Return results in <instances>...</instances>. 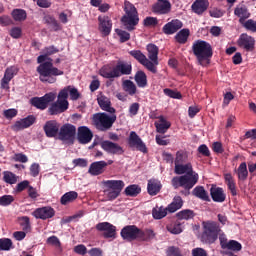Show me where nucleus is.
<instances>
[{
	"label": "nucleus",
	"instance_id": "nucleus-54",
	"mask_svg": "<svg viewBox=\"0 0 256 256\" xmlns=\"http://www.w3.org/2000/svg\"><path fill=\"white\" fill-rule=\"evenodd\" d=\"M197 152H198V154H200L201 156H204V157H210L211 156V152L209 151V147L204 145V144L198 145Z\"/></svg>",
	"mask_w": 256,
	"mask_h": 256
},
{
	"label": "nucleus",
	"instance_id": "nucleus-35",
	"mask_svg": "<svg viewBox=\"0 0 256 256\" xmlns=\"http://www.w3.org/2000/svg\"><path fill=\"white\" fill-rule=\"evenodd\" d=\"M152 119H159L160 123L155 124V129L160 134H165L167 132V129H170V122L166 121L164 117L159 116H151Z\"/></svg>",
	"mask_w": 256,
	"mask_h": 256
},
{
	"label": "nucleus",
	"instance_id": "nucleus-26",
	"mask_svg": "<svg viewBox=\"0 0 256 256\" xmlns=\"http://www.w3.org/2000/svg\"><path fill=\"white\" fill-rule=\"evenodd\" d=\"M18 72L19 69H16L15 66L6 68L4 71V78H1V89L9 90V82H11V79H14V76H16V73Z\"/></svg>",
	"mask_w": 256,
	"mask_h": 256
},
{
	"label": "nucleus",
	"instance_id": "nucleus-8",
	"mask_svg": "<svg viewBox=\"0 0 256 256\" xmlns=\"http://www.w3.org/2000/svg\"><path fill=\"white\" fill-rule=\"evenodd\" d=\"M91 122L93 123V127H96V130L106 132L109 131L116 122V115L114 113L111 115L106 113H96L93 114Z\"/></svg>",
	"mask_w": 256,
	"mask_h": 256
},
{
	"label": "nucleus",
	"instance_id": "nucleus-36",
	"mask_svg": "<svg viewBox=\"0 0 256 256\" xmlns=\"http://www.w3.org/2000/svg\"><path fill=\"white\" fill-rule=\"evenodd\" d=\"M224 183L227 184V189H229L232 197L237 196V185H235L234 178L231 177V174H224Z\"/></svg>",
	"mask_w": 256,
	"mask_h": 256
},
{
	"label": "nucleus",
	"instance_id": "nucleus-60",
	"mask_svg": "<svg viewBox=\"0 0 256 256\" xmlns=\"http://www.w3.org/2000/svg\"><path fill=\"white\" fill-rule=\"evenodd\" d=\"M29 175L32 177H37L39 175V164L33 163L29 166Z\"/></svg>",
	"mask_w": 256,
	"mask_h": 256
},
{
	"label": "nucleus",
	"instance_id": "nucleus-61",
	"mask_svg": "<svg viewBox=\"0 0 256 256\" xmlns=\"http://www.w3.org/2000/svg\"><path fill=\"white\" fill-rule=\"evenodd\" d=\"M9 36H11V38L13 39H19V37H21V28L19 27L11 28L9 32Z\"/></svg>",
	"mask_w": 256,
	"mask_h": 256
},
{
	"label": "nucleus",
	"instance_id": "nucleus-15",
	"mask_svg": "<svg viewBox=\"0 0 256 256\" xmlns=\"http://www.w3.org/2000/svg\"><path fill=\"white\" fill-rule=\"evenodd\" d=\"M237 47L245 50V52L249 53L255 50V38L247 35V33H242L240 38L237 39Z\"/></svg>",
	"mask_w": 256,
	"mask_h": 256
},
{
	"label": "nucleus",
	"instance_id": "nucleus-32",
	"mask_svg": "<svg viewBox=\"0 0 256 256\" xmlns=\"http://www.w3.org/2000/svg\"><path fill=\"white\" fill-rule=\"evenodd\" d=\"M96 102L99 103V108H101L102 111H106V113L109 114L116 113V109L111 107V100H109V97L101 95L99 98H96Z\"/></svg>",
	"mask_w": 256,
	"mask_h": 256
},
{
	"label": "nucleus",
	"instance_id": "nucleus-11",
	"mask_svg": "<svg viewBox=\"0 0 256 256\" xmlns=\"http://www.w3.org/2000/svg\"><path fill=\"white\" fill-rule=\"evenodd\" d=\"M75 135H78V128H75L73 124H63V127H60L58 134H55V137H58V140L65 142L68 145H73L75 142Z\"/></svg>",
	"mask_w": 256,
	"mask_h": 256
},
{
	"label": "nucleus",
	"instance_id": "nucleus-38",
	"mask_svg": "<svg viewBox=\"0 0 256 256\" xmlns=\"http://www.w3.org/2000/svg\"><path fill=\"white\" fill-rule=\"evenodd\" d=\"M238 23L244 28L246 31L251 33H256V21L252 19H238Z\"/></svg>",
	"mask_w": 256,
	"mask_h": 256
},
{
	"label": "nucleus",
	"instance_id": "nucleus-23",
	"mask_svg": "<svg viewBox=\"0 0 256 256\" xmlns=\"http://www.w3.org/2000/svg\"><path fill=\"white\" fill-rule=\"evenodd\" d=\"M96 231L104 232V239H114L116 236V227L109 222H101L96 224Z\"/></svg>",
	"mask_w": 256,
	"mask_h": 256
},
{
	"label": "nucleus",
	"instance_id": "nucleus-27",
	"mask_svg": "<svg viewBox=\"0 0 256 256\" xmlns=\"http://www.w3.org/2000/svg\"><path fill=\"white\" fill-rule=\"evenodd\" d=\"M209 196L211 197V201H214L215 203H224L226 200L224 189L217 187L216 185H211Z\"/></svg>",
	"mask_w": 256,
	"mask_h": 256
},
{
	"label": "nucleus",
	"instance_id": "nucleus-49",
	"mask_svg": "<svg viewBox=\"0 0 256 256\" xmlns=\"http://www.w3.org/2000/svg\"><path fill=\"white\" fill-rule=\"evenodd\" d=\"M44 21H45V24L50 25V27H52V31L60 30V24L57 23V20H55V17L46 15L44 18Z\"/></svg>",
	"mask_w": 256,
	"mask_h": 256
},
{
	"label": "nucleus",
	"instance_id": "nucleus-46",
	"mask_svg": "<svg viewBox=\"0 0 256 256\" xmlns=\"http://www.w3.org/2000/svg\"><path fill=\"white\" fill-rule=\"evenodd\" d=\"M248 173L249 170H247V167L244 166V162L240 163V167L237 168V179L240 181L247 180Z\"/></svg>",
	"mask_w": 256,
	"mask_h": 256
},
{
	"label": "nucleus",
	"instance_id": "nucleus-25",
	"mask_svg": "<svg viewBox=\"0 0 256 256\" xmlns=\"http://www.w3.org/2000/svg\"><path fill=\"white\" fill-rule=\"evenodd\" d=\"M60 124L57 123L55 120H50L45 122V126H42V131H45V136L47 138H55L57 132H60Z\"/></svg>",
	"mask_w": 256,
	"mask_h": 256
},
{
	"label": "nucleus",
	"instance_id": "nucleus-12",
	"mask_svg": "<svg viewBox=\"0 0 256 256\" xmlns=\"http://www.w3.org/2000/svg\"><path fill=\"white\" fill-rule=\"evenodd\" d=\"M119 235L122 236V239L127 242L144 239V231L137 228V226L135 225L124 226V228H122V231L119 232Z\"/></svg>",
	"mask_w": 256,
	"mask_h": 256
},
{
	"label": "nucleus",
	"instance_id": "nucleus-6",
	"mask_svg": "<svg viewBox=\"0 0 256 256\" xmlns=\"http://www.w3.org/2000/svg\"><path fill=\"white\" fill-rule=\"evenodd\" d=\"M193 56L196 57L198 65L206 67L209 65L211 56H214V51L211 49V44L203 40H196L191 46Z\"/></svg>",
	"mask_w": 256,
	"mask_h": 256
},
{
	"label": "nucleus",
	"instance_id": "nucleus-4",
	"mask_svg": "<svg viewBox=\"0 0 256 256\" xmlns=\"http://www.w3.org/2000/svg\"><path fill=\"white\" fill-rule=\"evenodd\" d=\"M50 55L43 54L37 56V74L40 75V82L47 84H55L58 76L64 75L62 70L52 66V59L48 58Z\"/></svg>",
	"mask_w": 256,
	"mask_h": 256
},
{
	"label": "nucleus",
	"instance_id": "nucleus-1",
	"mask_svg": "<svg viewBox=\"0 0 256 256\" xmlns=\"http://www.w3.org/2000/svg\"><path fill=\"white\" fill-rule=\"evenodd\" d=\"M174 173L181 176H175L170 180L173 189L186 188L188 190L198 183V173L193 171L191 163L175 164Z\"/></svg>",
	"mask_w": 256,
	"mask_h": 256
},
{
	"label": "nucleus",
	"instance_id": "nucleus-63",
	"mask_svg": "<svg viewBox=\"0 0 256 256\" xmlns=\"http://www.w3.org/2000/svg\"><path fill=\"white\" fill-rule=\"evenodd\" d=\"M89 250L85 249V246L83 244H79L76 247L73 248V252H76L78 255H85Z\"/></svg>",
	"mask_w": 256,
	"mask_h": 256
},
{
	"label": "nucleus",
	"instance_id": "nucleus-52",
	"mask_svg": "<svg viewBox=\"0 0 256 256\" xmlns=\"http://www.w3.org/2000/svg\"><path fill=\"white\" fill-rule=\"evenodd\" d=\"M14 202V196L11 195H4L0 197V206L6 207L11 205Z\"/></svg>",
	"mask_w": 256,
	"mask_h": 256
},
{
	"label": "nucleus",
	"instance_id": "nucleus-20",
	"mask_svg": "<svg viewBox=\"0 0 256 256\" xmlns=\"http://www.w3.org/2000/svg\"><path fill=\"white\" fill-rule=\"evenodd\" d=\"M100 146H101V149L108 154L116 155V156H121L124 154V149L121 148L119 144H116L109 140L101 141Z\"/></svg>",
	"mask_w": 256,
	"mask_h": 256
},
{
	"label": "nucleus",
	"instance_id": "nucleus-57",
	"mask_svg": "<svg viewBox=\"0 0 256 256\" xmlns=\"http://www.w3.org/2000/svg\"><path fill=\"white\" fill-rule=\"evenodd\" d=\"M142 25L145 27H155L157 26V18L146 17L145 20L142 21Z\"/></svg>",
	"mask_w": 256,
	"mask_h": 256
},
{
	"label": "nucleus",
	"instance_id": "nucleus-41",
	"mask_svg": "<svg viewBox=\"0 0 256 256\" xmlns=\"http://www.w3.org/2000/svg\"><path fill=\"white\" fill-rule=\"evenodd\" d=\"M188 162V153L179 150L178 152H175V158L173 159L174 165H183Z\"/></svg>",
	"mask_w": 256,
	"mask_h": 256
},
{
	"label": "nucleus",
	"instance_id": "nucleus-24",
	"mask_svg": "<svg viewBox=\"0 0 256 256\" xmlns=\"http://www.w3.org/2000/svg\"><path fill=\"white\" fill-rule=\"evenodd\" d=\"M181 28H183V22H180L178 19H173L170 20V22L165 23L163 26V34L168 36L174 35L175 33L180 32L179 30H183Z\"/></svg>",
	"mask_w": 256,
	"mask_h": 256
},
{
	"label": "nucleus",
	"instance_id": "nucleus-13",
	"mask_svg": "<svg viewBox=\"0 0 256 256\" xmlns=\"http://www.w3.org/2000/svg\"><path fill=\"white\" fill-rule=\"evenodd\" d=\"M53 101H55V93L49 92L42 97H32V99H29V105L40 111H45Z\"/></svg>",
	"mask_w": 256,
	"mask_h": 256
},
{
	"label": "nucleus",
	"instance_id": "nucleus-40",
	"mask_svg": "<svg viewBox=\"0 0 256 256\" xmlns=\"http://www.w3.org/2000/svg\"><path fill=\"white\" fill-rule=\"evenodd\" d=\"M219 246L222 247V250H229L232 252L242 251V244L234 240H229L228 244H219Z\"/></svg>",
	"mask_w": 256,
	"mask_h": 256
},
{
	"label": "nucleus",
	"instance_id": "nucleus-39",
	"mask_svg": "<svg viewBox=\"0 0 256 256\" xmlns=\"http://www.w3.org/2000/svg\"><path fill=\"white\" fill-rule=\"evenodd\" d=\"M134 83H137V87H147V75L142 70L134 73Z\"/></svg>",
	"mask_w": 256,
	"mask_h": 256
},
{
	"label": "nucleus",
	"instance_id": "nucleus-55",
	"mask_svg": "<svg viewBox=\"0 0 256 256\" xmlns=\"http://www.w3.org/2000/svg\"><path fill=\"white\" fill-rule=\"evenodd\" d=\"M4 182L6 184L14 185L16 184V176L11 172L4 173Z\"/></svg>",
	"mask_w": 256,
	"mask_h": 256
},
{
	"label": "nucleus",
	"instance_id": "nucleus-10",
	"mask_svg": "<svg viewBox=\"0 0 256 256\" xmlns=\"http://www.w3.org/2000/svg\"><path fill=\"white\" fill-rule=\"evenodd\" d=\"M124 14H126L122 17L124 27L127 28V31H134V26H137L139 23L137 8H134L132 3L124 2Z\"/></svg>",
	"mask_w": 256,
	"mask_h": 256
},
{
	"label": "nucleus",
	"instance_id": "nucleus-30",
	"mask_svg": "<svg viewBox=\"0 0 256 256\" xmlns=\"http://www.w3.org/2000/svg\"><path fill=\"white\" fill-rule=\"evenodd\" d=\"M99 32L104 37L111 34V18L109 16H99Z\"/></svg>",
	"mask_w": 256,
	"mask_h": 256
},
{
	"label": "nucleus",
	"instance_id": "nucleus-53",
	"mask_svg": "<svg viewBox=\"0 0 256 256\" xmlns=\"http://www.w3.org/2000/svg\"><path fill=\"white\" fill-rule=\"evenodd\" d=\"M115 32L116 36H119L120 43L129 41V33L127 31L116 29Z\"/></svg>",
	"mask_w": 256,
	"mask_h": 256
},
{
	"label": "nucleus",
	"instance_id": "nucleus-62",
	"mask_svg": "<svg viewBox=\"0 0 256 256\" xmlns=\"http://www.w3.org/2000/svg\"><path fill=\"white\" fill-rule=\"evenodd\" d=\"M29 188H32V186H29V181L24 180L22 182H19V184H17V192H22L24 191V189L29 190Z\"/></svg>",
	"mask_w": 256,
	"mask_h": 256
},
{
	"label": "nucleus",
	"instance_id": "nucleus-31",
	"mask_svg": "<svg viewBox=\"0 0 256 256\" xmlns=\"http://www.w3.org/2000/svg\"><path fill=\"white\" fill-rule=\"evenodd\" d=\"M170 2H156L152 4V13L155 15H167L170 13Z\"/></svg>",
	"mask_w": 256,
	"mask_h": 256
},
{
	"label": "nucleus",
	"instance_id": "nucleus-47",
	"mask_svg": "<svg viewBox=\"0 0 256 256\" xmlns=\"http://www.w3.org/2000/svg\"><path fill=\"white\" fill-rule=\"evenodd\" d=\"M165 229L173 235H178L183 232V229L180 228V223H170L165 226Z\"/></svg>",
	"mask_w": 256,
	"mask_h": 256
},
{
	"label": "nucleus",
	"instance_id": "nucleus-5",
	"mask_svg": "<svg viewBox=\"0 0 256 256\" xmlns=\"http://www.w3.org/2000/svg\"><path fill=\"white\" fill-rule=\"evenodd\" d=\"M129 56L137 60L150 73L157 74L156 66L159 62H157V46L155 44H147V56H144L139 50L129 51Z\"/></svg>",
	"mask_w": 256,
	"mask_h": 256
},
{
	"label": "nucleus",
	"instance_id": "nucleus-37",
	"mask_svg": "<svg viewBox=\"0 0 256 256\" xmlns=\"http://www.w3.org/2000/svg\"><path fill=\"white\" fill-rule=\"evenodd\" d=\"M191 36V30H188L187 28H183V30L178 31V33H175V42L178 44H185V42H188V37Z\"/></svg>",
	"mask_w": 256,
	"mask_h": 256
},
{
	"label": "nucleus",
	"instance_id": "nucleus-51",
	"mask_svg": "<svg viewBox=\"0 0 256 256\" xmlns=\"http://www.w3.org/2000/svg\"><path fill=\"white\" fill-rule=\"evenodd\" d=\"M19 226L22 227V231L29 232V229H30L29 217L27 216L19 217Z\"/></svg>",
	"mask_w": 256,
	"mask_h": 256
},
{
	"label": "nucleus",
	"instance_id": "nucleus-33",
	"mask_svg": "<svg viewBox=\"0 0 256 256\" xmlns=\"http://www.w3.org/2000/svg\"><path fill=\"white\" fill-rule=\"evenodd\" d=\"M249 16H251V14L249 13L247 5L237 4V6L234 7V17H237V19L248 20Z\"/></svg>",
	"mask_w": 256,
	"mask_h": 256
},
{
	"label": "nucleus",
	"instance_id": "nucleus-45",
	"mask_svg": "<svg viewBox=\"0 0 256 256\" xmlns=\"http://www.w3.org/2000/svg\"><path fill=\"white\" fill-rule=\"evenodd\" d=\"M11 18H13L14 21L17 22L27 20V12L22 9H14L13 11H11Z\"/></svg>",
	"mask_w": 256,
	"mask_h": 256
},
{
	"label": "nucleus",
	"instance_id": "nucleus-3",
	"mask_svg": "<svg viewBox=\"0 0 256 256\" xmlns=\"http://www.w3.org/2000/svg\"><path fill=\"white\" fill-rule=\"evenodd\" d=\"M104 186L106 187L104 193L106 194V199L109 201L116 200L122 190H124V195L127 197H137V195L142 192V188L136 184H132L127 186V188H124V181L121 180H106L104 182Z\"/></svg>",
	"mask_w": 256,
	"mask_h": 256
},
{
	"label": "nucleus",
	"instance_id": "nucleus-28",
	"mask_svg": "<svg viewBox=\"0 0 256 256\" xmlns=\"http://www.w3.org/2000/svg\"><path fill=\"white\" fill-rule=\"evenodd\" d=\"M209 10V0H196L191 4V11L198 16Z\"/></svg>",
	"mask_w": 256,
	"mask_h": 256
},
{
	"label": "nucleus",
	"instance_id": "nucleus-2",
	"mask_svg": "<svg viewBox=\"0 0 256 256\" xmlns=\"http://www.w3.org/2000/svg\"><path fill=\"white\" fill-rule=\"evenodd\" d=\"M198 240L204 245H214L217 240H219V245L229 244L226 235L221 232L219 223L214 221L201 222V234L198 235Z\"/></svg>",
	"mask_w": 256,
	"mask_h": 256
},
{
	"label": "nucleus",
	"instance_id": "nucleus-9",
	"mask_svg": "<svg viewBox=\"0 0 256 256\" xmlns=\"http://www.w3.org/2000/svg\"><path fill=\"white\" fill-rule=\"evenodd\" d=\"M183 207V199L180 196L173 197V202L168 204V207H156L152 208V218L155 220H161L167 216V213L173 214Z\"/></svg>",
	"mask_w": 256,
	"mask_h": 256
},
{
	"label": "nucleus",
	"instance_id": "nucleus-29",
	"mask_svg": "<svg viewBox=\"0 0 256 256\" xmlns=\"http://www.w3.org/2000/svg\"><path fill=\"white\" fill-rule=\"evenodd\" d=\"M108 166L109 165H106V162L103 161L93 162L91 166H88V174H91V176H99L105 172Z\"/></svg>",
	"mask_w": 256,
	"mask_h": 256
},
{
	"label": "nucleus",
	"instance_id": "nucleus-7",
	"mask_svg": "<svg viewBox=\"0 0 256 256\" xmlns=\"http://www.w3.org/2000/svg\"><path fill=\"white\" fill-rule=\"evenodd\" d=\"M132 74V64L127 62H118L114 67L104 65L99 70V75L104 79H116L121 76H129Z\"/></svg>",
	"mask_w": 256,
	"mask_h": 256
},
{
	"label": "nucleus",
	"instance_id": "nucleus-43",
	"mask_svg": "<svg viewBox=\"0 0 256 256\" xmlns=\"http://www.w3.org/2000/svg\"><path fill=\"white\" fill-rule=\"evenodd\" d=\"M75 199H78V193L75 191H70L60 197V204L67 205L68 203L75 201Z\"/></svg>",
	"mask_w": 256,
	"mask_h": 256
},
{
	"label": "nucleus",
	"instance_id": "nucleus-22",
	"mask_svg": "<svg viewBox=\"0 0 256 256\" xmlns=\"http://www.w3.org/2000/svg\"><path fill=\"white\" fill-rule=\"evenodd\" d=\"M93 139V132L86 126L78 127V134H76V140H78V144L87 145L91 143Z\"/></svg>",
	"mask_w": 256,
	"mask_h": 256
},
{
	"label": "nucleus",
	"instance_id": "nucleus-58",
	"mask_svg": "<svg viewBox=\"0 0 256 256\" xmlns=\"http://www.w3.org/2000/svg\"><path fill=\"white\" fill-rule=\"evenodd\" d=\"M165 255L168 256H182L180 255V248L175 246L168 247V250H165Z\"/></svg>",
	"mask_w": 256,
	"mask_h": 256
},
{
	"label": "nucleus",
	"instance_id": "nucleus-56",
	"mask_svg": "<svg viewBox=\"0 0 256 256\" xmlns=\"http://www.w3.org/2000/svg\"><path fill=\"white\" fill-rule=\"evenodd\" d=\"M209 16L214 19H219L224 16V12L221 11L219 8H211L209 10Z\"/></svg>",
	"mask_w": 256,
	"mask_h": 256
},
{
	"label": "nucleus",
	"instance_id": "nucleus-59",
	"mask_svg": "<svg viewBox=\"0 0 256 256\" xmlns=\"http://www.w3.org/2000/svg\"><path fill=\"white\" fill-rule=\"evenodd\" d=\"M16 114H18V111H16V109L4 110V113H2L6 120L14 119L16 117Z\"/></svg>",
	"mask_w": 256,
	"mask_h": 256
},
{
	"label": "nucleus",
	"instance_id": "nucleus-17",
	"mask_svg": "<svg viewBox=\"0 0 256 256\" xmlns=\"http://www.w3.org/2000/svg\"><path fill=\"white\" fill-rule=\"evenodd\" d=\"M183 188V187H178ZM184 191H181V194L183 195H193V197H196L202 201L209 202V194L207 193L205 189H203V186H196L195 188L191 187L190 189L183 188Z\"/></svg>",
	"mask_w": 256,
	"mask_h": 256
},
{
	"label": "nucleus",
	"instance_id": "nucleus-16",
	"mask_svg": "<svg viewBox=\"0 0 256 256\" xmlns=\"http://www.w3.org/2000/svg\"><path fill=\"white\" fill-rule=\"evenodd\" d=\"M32 217L37 220H50L55 217V209L50 206L40 207L32 211Z\"/></svg>",
	"mask_w": 256,
	"mask_h": 256
},
{
	"label": "nucleus",
	"instance_id": "nucleus-21",
	"mask_svg": "<svg viewBox=\"0 0 256 256\" xmlns=\"http://www.w3.org/2000/svg\"><path fill=\"white\" fill-rule=\"evenodd\" d=\"M47 109V114H50V116L60 115L62 113H65L67 111V100L60 99L56 100L55 102H52L50 104L49 108Z\"/></svg>",
	"mask_w": 256,
	"mask_h": 256
},
{
	"label": "nucleus",
	"instance_id": "nucleus-34",
	"mask_svg": "<svg viewBox=\"0 0 256 256\" xmlns=\"http://www.w3.org/2000/svg\"><path fill=\"white\" fill-rule=\"evenodd\" d=\"M160 189H162V184H160L159 180L151 179L147 181V194L150 196H156L160 193Z\"/></svg>",
	"mask_w": 256,
	"mask_h": 256
},
{
	"label": "nucleus",
	"instance_id": "nucleus-14",
	"mask_svg": "<svg viewBox=\"0 0 256 256\" xmlns=\"http://www.w3.org/2000/svg\"><path fill=\"white\" fill-rule=\"evenodd\" d=\"M127 145L129 149H134L142 154H147V146L142 142V138H139L137 132H129V137L127 138Z\"/></svg>",
	"mask_w": 256,
	"mask_h": 256
},
{
	"label": "nucleus",
	"instance_id": "nucleus-18",
	"mask_svg": "<svg viewBox=\"0 0 256 256\" xmlns=\"http://www.w3.org/2000/svg\"><path fill=\"white\" fill-rule=\"evenodd\" d=\"M36 121L37 117H34V115H28L27 117H24L17 120V122H14V125H11V131L19 132L21 130L32 127V125H34V122Z\"/></svg>",
	"mask_w": 256,
	"mask_h": 256
},
{
	"label": "nucleus",
	"instance_id": "nucleus-48",
	"mask_svg": "<svg viewBox=\"0 0 256 256\" xmlns=\"http://www.w3.org/2000/svg\"><path fill=\"white\" fill-rule=\"evenodd\" d=\"M163 94H165V96H168L170 99H175V100L183 99V95L180 94V92L170 88L163 89Z\"/></svg>",
	"mask_w": 256,
	"mask_h": 256
},
{
	"label": "nucleus",
	"instance_id": "nucleus-44",
	"mask_svg": "<svg viewBox=\"0 0 256 256\" xmlns=\"http://www.w3.org/2000/svg\"><path fill=\"white\" fill-rule=\"evenodd\" d=\"M137 87L139 86L134 85V82L130 80H124L122 82V88L124 89V92H127L129 95H134L137 93Z\"/></svg>",
	"mask_w": 256,
	"mask_h": 256
},
{
	"label": "nucleus",
	"instance_id": "nucleus-19",
	"mask_svg": "<svg viewBox=\"0 0 256 256\" xmlns=\"http://www.w3.org/2000/svg\"><path fill=\"white\" fill-rule=\"evenodd\" d=\"M67 97H70V100L76 101L80 98V93L78 89L73 88V86H67L60 90L58 95H55V99L67 101Z\"/></svg>",
	"mask_w": 256,
	"mask_h": 256
},
{
	"label": "nucleus",
	"instance_id": "nucleus-50",
	"mask_svg": "<svg viewBox=\"0 0 256 256\" xmlns=\"http://www.w3.org/2000/svg\"><path fill=\"white\" fill-rule=\"evenodd\" d=\"M12 248L11 239L3 238L0 239V251H9Z\"/></svg>",
	"mask_w": 256,
	"mask_h": 256
},
{
	"label": "nucleus",
	"instance_id": "nucleus-64",
	"mask_svg": "<svg viewBox=\"0 0 256 256\" xmlns=\"http://www.w3.org/2000/svg\"><path fill=\"white\" fill-rule=\"evenodd\" d=\"M192 256H207L206 250H203V248H193L191 251Z\"/></svg>",
	"mask_w": 256,
	"mask_h": 256
},
{
	"label": "nucleus",
	"instance_id": "nucleus-42",
	"mask_svg": "<svg viewBox=\"0 0 256 256\" xmlns=\"http://www.w3.org/2000/svg\"><path fill=\"white\" fill-rule=\"evenodd\" d=\"M196 216V213L193 212L191 209H183L179 211L177 214H175V218H178V220H192L193 217Z\"/></svg>",
	"mask_w": 256,
	"mask_h": 256
}]
</instances>
